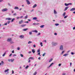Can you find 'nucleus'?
Listing matches in <instances>:
<instances>
[{
    "instance_id": "1",
    "label": "nucleus",
    "mask_w": 75,
    "mask_h": 75,
    "mask_svg": "<svg viewBox=\"0 0 75 75\" xmlns=\"http://www.w3.org/2000/svg\"><path fill=\"white\" fill-rule=\"evenodd\" d=\"M8 10V9L7 8H5L4 9L2 10V11L3 12H4V11H7Z\"/></svg>"
},
{
    "instance_id": "2",
    "label": "nucleus",
    "mask_w": 75,
    "mask_h": 75,
    "mask_svg": "<svg viewBox=\"0 0 75 75\" xmlns=\"http://www.w3.org/2000/svg\"><path fill=\"white\" fill-rule=\"evenodd\" d=\"M26 2L27 3V4H30V2L28 0H26Z\"/></svg>"
},
{
    "instance_id": "3",
    "label": "nucleus",
    "mask_w": 75,
    "mask_h": 75,
    "mask_svg": "<svg viewBox=\"0 0 75 75\" xmlns=\"http://www.w3.org/2000/svg\"><path fill=\"white\" fill-rule=\"evenodd\" d=\"M52 45H53L54 46H55L56 45H57V43H54L53 42H52Z\"/></svg>"
},
{
    "instance_id": "4",
    "label": "nucleus",
    "mask_w": 75,
    "mask_h": 75,
    "mask_svg": "<svg viewBox=\"0 0 75 75\" xmlns=\"http://www.w3.org/2000/svg\"><path fill=\"white\" fill-rule=\"evenodd\" d=\"M12 40V39H11V38L8 39L7 41H8V42H10Z\"/></svg>"
},
{
    "instance_id": "5",
    "label": "nucleus",
    "mask_w": 75,
    "mask_h": 75,
    "mask_svg": "<svg viewBox=\"0 0 75 75\" xmlns=\"http://www.w3.org/2000/svg\"><path fill=\"white\" fill-rule=\"evenodd\" d=\"M60 49L61 50H63V46H62V45H61L60 47Z\"/></svg>"
},
{
    "instance_id": "6",
    "label": "nucleus",
    "mask_w": 75,
    "mask_h": 75,
    "mask_svg": "<svg viewBox=\"0 0 75 75\" xmlns=\"http://www.w3.org/2000/svg\"><path fill=\"white\" fill-rule=\"evenodd\" d=\"M23 22V20H21V21H19V23L20 24H21Z\"/></svg>"
},
{
    "instance_id": "7",
    "label": "nucleus",
    "mask_w": 75,
    "mask_h": 75,
    "mask_svg": "<svg viewBox=\"0 0 75 75\" xmlns=\"http://www.w3.org/2000/svg\"><path fill=\"white\" fill-rule=\"evenodd\" d=\"M20 38H23L24 36L23 35H20L19 36Z\"/></svg>"
},
{
    "instance_id": "8",
    "label": "nucleus",
    "mask_w": 75,
    "mask_h": 75,
    "mask_svg": "<svg viewBox=\"0 0 75 75\" xmlns=\"http://www.w3.org/2000/svg\"><path fill=\"white\" fill-rule=\"evenodd\" d=\"M75 10V8H72L71 9H70V11H74Z\"/></svg>"
},
{
    "instance_id": "9",
    "label": "nucleus",
    "mask_w": 75,
    "mask_h": 75,
    "mask_svg": "<svg viewBox=\"0 0 75 75\" xmlns=\"http://www.w3.org/2000/svg\"><path fill=\"white\" fill-rule=\"evenodd\" d=\"M6 20H11L12 19L11 18H6Z\"/></svg>"
},
{
    "instance_id": "10",
    "label": "nucleus",
    "mask_w": 75,
    "mask_h": 75,
    "mask_svg": "<svg viewBox=\"0 0 75 75\" xmlns=\"http://www.w3.org/2000/svg\"><path fill=\"white\" fill-rule=\"evenodd\" d=\"M8 71H9V69H7L5 70L4 72H7Z\"/></svg>"
},
{
    "instance_id": "11",
    "label": "nucleus",
    "mask_w": 75,
    "mask_h": 75,
    "mask_svg": "<svg viewBox=\"0 0 75 75\" xmlns=\"http://www.w3.org/2000/svg\"><path fill=\"white\" fill-rule=\"evenodd\" d=\"M32 52H33V53H35V49H33L32 50Z\"/></svg>"
},
{
    "instance_id": "12",
    "label": "nucleus",
    "mask_w": 75,
    "mask_h": 75,
    "mask_svg": "<svg viewBox=\"0 0 75 75\" xmlns=\"http://www.w3.org/2000/svg\"><path fill=\"white\" fill-rule=\"evenodd\" d=\"M25 26H26V25H21V27H25Z\"/></svg>"
},
{
    "instance_id": "13",
    "label": "nucleus",
    "mask_w": 75,
    "mask_h": 75,
    "mask_svg": "<svg viewBox=\"0 0 75 75\" xmlns=\"http://www.w3.org/2000/svg\"><path fill=\"white\" fill-rule=\"evenodd\" d=\"M68 8V7L67 6V7L65 8V9L64 10V11H66V10H67Z\"/></svg>"
},
{
    "instance_id": "14",
    "label": "nucleus",
    "mask_w": 75,
    "mask_h": 75,
    "mask_svg": "<svg viewBox=\"0 0 75 75\" xmlns=\"http://www.w3.org/2000/svg\"><path fill=\"white\" fill-rule=\"evenodd\" d=\"M34 59V58L33 57H30L29 58H28V59Z\"/></svg>"
},
{
    "instance_id": "15",
    "label": "nucleus",
    "mask_w": 75,
    "mask_h": 75,
    "mask_svg": "<svg viewBox=\"0 0 75 75\" xmlns=\"http://www.w3.org/2000/svg\"><path fill=\"white\" fill-rule=\"evenodd\" d=\"M68 55V54H64L63 56L64 57H66V56H67Z\"/></svg>"
},
{
    "instance_id": "16",
    "label": "nucleus",
    "mask_w": 75,
    "mask_h": 75,
    "mask_svg": "<svg viewBox=\"0 0 75 75\" xmlns=\"http://www.w3.org/2000/svg\"><path fill=\"white\" fill-rule=\"evenodd\" d=\"M14 20H15V18H13L12 19L11 21V22H13V21H14Z\"/></svg>"
},
{
    "instance_id": "17",
    "label": "nucleus",
    "mask_w": 75,
    "mask_h": 75,
    "mask_svg": "<svg viewBox=\"0 0 75 75\" xmlns=\"http://www.w3.org/2000/svg\"><path fill=\"white\" fill-rule=\"evenodd\" d=\"M28 30V28L24 29H23V30L25 31H27V30Z\"/></svg>"
},
{
    "instance_id": "18",
    "label": "nucleus",
    "mask_w": 75,
    "mask_h": 75,
    "mask_svg": "<svg viewBox=\"0 0 75 75\" xmlns=\"http://www.w3.org/2000/svg\"><path fill=\"white\" fill-rule=\"evenodd\" d=\"M33 20H36L37 19V17H34L33 18Z\"/></svg>"
},
{
    "instance_id": "19",
    "label": "nucleus",
    "mask_w": 75,
    "mask_h": 75,
    "mask_svg": "<svg viewBox=\"0 0 75 75\" xmlns=\"http://www.w3.org/2000/svg\"><path fill=\"white\" fill-rule=\"evenodd\" d=\"M37 5L36 4H35L33 6V8H35V7H37Z\"/></svg>"
},
{
    "instance_id": "20",
    "label": "nucleus",
    "mask_w": 75,
    "mask_h": 75,
    "mask_svg": "<svg viewBox=\"0 0 75 75\" xmlns=\"http://www.w3.org/2000/svg\"><path fill=\"white\" fill-rule=\"evenodd\" d=\"M14 61V59H11V62H13Z\"/></svg>"
},
{
    "instance_id": "21",
    "label": "nucleus",
    "mask_w": 75,
    "mask_h": 75,
    "mask_svg": "<svg viewBox=\"0 0 75 75\" xmlns=\"http://www.w3.org/2000/svg\"><path fill=\"white\" fill-rule=\"evenodd\" d=\"M54 13L55 14H57V11H56L55 10H54Z\"/></svg>"
},
{
    "instance_id": "22",
    "label": "nucleus",
    "mask_w": 75,
    "mask_h": 75,
    "mask_svg": "<svg viewBox=\"0 0 75 75\" xmlns=\"http://www.w3.org/2000/svg\"><path fill=\"white\" fill-rule=\"evenodd\" d=\"M14 9H18V7L16 6L14 8Z\"/></svg>"
},
{
    "instance_id": "23",
    "label": "nucleus",
    "mask_w": 75,
    "mask_h": 75,
    "mask_svg": "<svg viewBox=\"0 0 75 75\" xmlns=\"http://www.w3.org/2000/svg\"><path fill=\"white\" fill-rule=\"evenodd\" d=\"M53 64H54V63H52L50 65V66H49V67H51V66H52V65H53Z\"/></svg>"
},
{
    "instance_id": "24",
    "label": "nucleus",
    "mask_w": 75,
    "mask_h": 75,
    "mask_svg": "<svg viewBox=\"0 0 75 75\" xmlns=\"http://www.w3.org/2000/svg\"><path fill=\"white\" fill-rule=\"evenodd\" d=\"M65 14H66V13L65 12H64L63 14V16H65Z\"/></svg>"
},
{
    "instance_id": "25",
    "label": "nucleus",
    "mask_w": 75,
    "mask_h": 75,
    "mask_svg": "<svg viewBox=\"0 0 75 75\" xmlns=\"http://www.w3.org/2000/svg\"><path fill=\"white\" fill-rule=\"evenodd\" d=\"M52 59H50V60L49 61V62H51V61H52Z\"/></svg>"
},
{
    "instance_id": "26",
    "label": "nucleus",
    "mask_w": 75,
    "mask_h": 75,
    "mask_svg": "<svg viewBox=\"0 0 75 75\" xmlns=\"http://www.w3.org/2000/svg\"><path fill=\"white\" fill-rule=\"evenodd\" d=\"M44 27V25H41L40 26V28H43Z\"/></svg>"
},
{
    "instance_id": "27",
    "label": "nucleus",
    "mask_w": 75,
    "mask_h": 75,
    "mask_svg": "<svg viewBox=\"0 0 75 75\" xmlns=\"http://www.w3.org/2000/svg\"><path fill=\"white\" fill-rule=\"evenodd\" d=\"M67 17H68V16H64V18H67Z\"/></svg>"
},
{
    "instance_id": "28",
    "label": "nucleus",
    "mask_w": 75,
    "mask_h": 75,
    "mask_svg": "<svg viewBox=\"0 0 75 75\" xmlns=\"http://www.w3.org/2000/svg\"><path fill=\"white\" fill-rule=\"evenodd\" d=\"M33 32H35V33H38V31L37 30H35L33 31Z\"/></svg>"
},
{
    "instance_id": "29",
    "label": "nucleus",
    "mask_w": 75,
    "mask_h": 75,
    "mask_svg": "<svg viewBox=\"0 0 75 75\" xmlns=\"http://www.w3.org/2000/svg\"><path fill=\"white\" fill-rule=\"evenodd\" d=\"M65 6H68V5H69V4H67V3H65Z\"/></svg>"
},
{
    "instance_id": "30",
    "label": "nucleus",
    "mask_w": 75,
    "mask_h": 75,
    "mask_svg": "<svg viewBox=\"0 0 75 75\" xmlns=\"http://www.w3.org/2000/svg\"><path fill=\"white\" fill-rule=\"evenodd\" d=\"M40 45H41V47H42V46H43V45H42V42H40Z\"/></svg>"
},
{
    "instance_id": "31",
    "label": "nucleus",
    "mask_w": 75,
    "mask_h": 75,
    "mask_svg": "<svg viewBox=\"0 0 75 75\" xmlns=\"http://www.w3.org/2000/svg\"><path fill=\"white\" fill-rule=\"evenodd\" d=\"M28 18V16L27 15L25 17V18L26 19Z\"/></svg>"
},
{
    "instance_id": "32",
    "label": "nucleus",
    "mask_w": 75,
    "mask_h": 75,
    "mask_svg": "<svg viewBox=\"0 0 75 75\" xmlns=\"http://www.w3.org/2000/svg\"><path fill=\"white\" fill-rule=\"evenodd\" d=\"M31 43H32V42H31L30 41H29V42H28V44H31Z\"/></svg>"
},
{
    "instance_id": "33",
    "label": "nucleus",
    "mask_w": 75,
    "mask_h": 75,
    "mask_svg": "<svg viewBox=\"0 0 75 75\" xmlns=\"http://www.w3.org/2000/svg\"><path fill=\"white\" fill-rule=\"evenodd\" d=\"M40 52V49H39V50H38L37 52L38 53V52Z\"/></svg>"
},
{
    "instance_id": "34",
    "label": "nucleus",
    "mask_w": 75,
    "mask_h": 75,
    "mask_svg": "<svg viewBox=\"0 0 75 75\" xmlns=\"http://www.w3.org/2000/svg\"><path fill=\"white\" fill-rule=\"evenodd\" d=\"M5 55H6V53H4V54L2 55V56L3 57H4V56H5Z\"/></svg>"
},
{
    "instance_id": "35",
    "label": "nucleus",
    "mask_w": 75,
    "mask_h": 75,
    "mask_svg": "<svg viewBox=\"0 0 75 75\" xmlns=\"http://www.w3.org/2000/svg\"><path fill=\"white\" fill-rule=\"evenodd\" d=\"M55 25H56V26H57V25H59V24L58 23H56Z\"/></svg>"
},
{
    "instance_id": "36",
    "label": "nucleus",
    "mask_w": 75,
    "mask_h": 75,
    "mask_svg": "<svg viewBox=\"0 0 75 75\" xmlns=\"http://www.w3.org/2000/svg\"><path fill=\"white\" fill-rule=\"evenodd\" d=\"M29 33V34L30 35H31V34H32V32H30Z\"/></svg>"
},
{
    "instance_id": "37",
    "label": "nucleus",
    "mask_w": 75,
    "mask_h": 75,
    "mask_svg": "<svg viewBox=\"0 0 75 75\" xmlns=\"http://www.w3.org/2000/svg\"><path fill=\"white\" fill-rule=\"evenodd\" d=\"M20 55L21 57H23V54H20Z\"/></svg>"
},
{
    "instance_id": "38",
    "label": "nucleus",
    "mask_w": 75,
    "mask_h": 75,
    "mask_svg": "<svg viewBox=\"0 0 75 75\" xmlns=\"http://www.w3.org/2000/svg\"><path fill=\"white\" fill-rule=\"evenodd\" d=\"M46 54V53H44V54H42V56H43V57H44V56L45 55V54Z\"/></svg>"
},
{
    "instance_id": "39",
    "label": "nucleus",
    "mask_w": 75,
    "mask_h": 75,
    "mask_svg": "<svg viewBox=\"0 0 75 75\" xmlns=\"http://www.w3.org/2000/svg\"><path fill=\"white\" fill-rule=\"evenodd\" d=\"M37 74V72H35V73L33 75H36Z\"/></svg>"
},
{
    "instance_id": "40",
    "label": "nucleus",
    "mask_w": 75,
    "mask_h": 75,
    "mask_svg": "<svg viewBox=\"0 0 75 75\" xmlns=\"http://www.w3.org/2000/svg\"><path fill=\"white\" fill-rule=\"evenodd\" d=\"M1 63L2 64V65L4 64V62H3V61H2Z\"/></svg>"
},
{
    "instance_id": "41",
    "label": "nucleus",
    "mask_w": 75,
    "mask_h": 75,
    "mask_svg": "<svg viewBox=\"0 0 75 75\" xmlns=\"http://www.w3.org/2000/svg\"><path fill=\"white\" fill-rule=\"evenodd\" d=\"M4 25H7V23H6L4 24Z\"/></svg>"
},
{
    "instance_id": "42",
    "label": "nucleus",
    "mask_w": 75,
    "mask_h": 75,
    "mask_svg": "<svg viewBox=\"0 0 75 75\" xmlns=\"http://www.w3.org/2000/svg\"><path fill=\"white\" fill-rule=\"evenodd\" d=\"M33 47H34V48H35L36 47L35 45H33Z\"/></svg>"
},
{
    "instance_id": "43",
    "label": "nucleus",
    "mask_w": 75,
    "mask_h": 75,
    "mask_svg": "<svg viewBox=\"0 0 75 75\" xmlns=\"http://www.w3.org/2000/svg\"><path fill=\"white\" fill-rule=\"evenodd\" d=\"M28 68V66H27L26 67V69H27V68Z\"/></svg>"
},
{
    "instance_id": "44",
    "label": "nucleus",
    "mask_w": 75,
    "mask_h": 75,
    "mask_svg": "<svg viewBox=\"0 0 75 75\" xmlns=\"http://www.w3.org/2000/svg\"><path fill=\"white\" fill-rule=\"evenodd\" d=\"M61 65V64H59V67H60Z\"/></svg>"
},
{
    "instance_id": "45",
    "label": "nucleus",
    "mask_w": 75,
    "mask_h": 75,
    "mask_svg": "<svg viewBox=\"0 0 75 75\" xmlns=\"http://www.w3.org/2000/svg\"><path fill=\"white\" fill-rule=\"evenodd\" d=\"M54 35H57V33H55Z\"/></svg>"
},
{
    "instance_id": "46",
    "label": "nucleus",
    "mask_w": 75,
    "mask_h": 75,
    "mask_svg": "<svg viewBox=\"0 0 75 75\" xmlns=\"http://www.w3.org/2000/svg\"><path fill=\"white\" fill-rule=\"evenodd\" d=\"M69 5H72V3H70L69 4H68Z\"/></svg>"
},
{
    "instance_id": "47",
    "label": "nucleus",
    "mask_w": 75,
    "mask_h": 75,
    "mask_svg": "<svg viewBox=\"0 0 75 75\" xmlns=\"http://www.w3.org/2000/svg\"><path fill=\"white\" fill-rule=\"evenodd\" d=\"M7 23L8 24H9L10 23V21H8Z\"/></svg>"
},
{
    "instance_id": "48",
    "label": "nucleus",
    "mask_w": 75,
    "mask_h": 75,
    "mask_svg": "<svg viewBox=\"0 0 75 75\" xmlns=\"http://www.w3.org/2000/svg\"><path fill=\"white\" fill-rule=\"evenodd\" d=\"M17 50H20V47H18L17 48Z\"/></svg>"
},
{
    "instance_id": "49",
    "label": "nucleus",
    "mask_w": 75,
    "mask_h": 75,
    "mask_svg": "<svg viewBox=\"0 0 75 75\" xmlns=\"http://www.w3.org/2000/svg\"><path fill=\"white\" fill-rule=\"evenodd\" d=\"M71 54H72V55H74V53L73 52H71Z\"/></svg>"
},
{
    "instance_id": "50",
    "label": "nucleus",
    "mask_w": 75,
    "mask_h": 75,
    "mask_svg": "<svg viewBox=\"0 0 75 75\" xmlns=\"http://www.w3.org/2000/svg\"><path fill=\"white\" fill-rule=\"evenodd\" d=\"M28 21H31V20L30 19H28Z\"/></svg>"
},
{
    "instance_id": "51",
    "label": "nucleus",
    "mask_w": 75,
    "mask_h": 75,
    "mask_svg": "<svg viewBox=\"0 0 75 75\" xmlns=\"http://www.w3.org/2000/svg\"><path fill=\"white\" fill-rule=\"evenodd\" d=\"M44 41L45 42H47V41L46 40H45Z\"/></svg>"
},
{
    "instance_id": "52",
    "label": "nucleus",
    "mask_w": 75,
    "mask_h": 75,
    "mask_svg": "<svg viewBox=\"0 0 75 75\" xmlns=\"http://www.w3.org/2000/svg\"><path fill=\"white\" fill-rule=\"evenodd\" d=\"M13 16H16V13L14 14L13 15Z\"/></svg>"
},
{
    "instance_id": "53",
    "label": "nucleus",
    "mask_w": 75,
    "mask_h": 75,
    "mask_svg": "<svg viewBox=\"0 0 75 75\" xmlns=\"http://www.w3.org/2000/svg\"><path fill=\"white\" fill-rule=\"evenodd\" d=\"M28 53H29V54H30V53H31V52L29 51V52Z\"/></svg>"
},
{
    "instance_id": "54",
    "label": "nucleus",
    "mask_w": 75,
    "mask_h": 75,
    "mask_svg": "<svg viewBox=\"0 0 75 75\" xmlns=\"http://www.w3.org/2000/svg\"><path fill=\"white\" fill-rule=\"evenodd\" d=\"M12 53H14V50H13L12 52Z\"/></svg>"
},
{
    "instance_id": "55",
    "label": "nucleus",
    "mask_w": 75,
    "mask_h": 75,
    "mask_svg": "<svg viewBox=\"0 0 75 75\" xmlns=\"http://www.w3.org/2000/svg\"><path fill=\"white\" fill-rule=\"evenodd\" d=\"M10 43H11V44H13V43H14V42H10Z\"/></svg>"
},
{
    "instance_id": "56",
    "label": "nucleus",
    "mask_w": 75,
    "mask_h": 75,
    "mask_svg": "<svg viewBox=\"0 0 75 75\" xmlns=\"http://www.w3.org/2000/svg\"><path fill=\"white\" fill-rule=\"evenodd\" d=\"M25 23H28V21H26V22H25Z\"/></svg>"
},
{
    "instance_id": "57",
    "label": "nucleus",
    "mask_w": 75,
    "mask_h": 75,
    "mask_svg": "<svg viewBox=\"0 0 75 75\" xmlns=\"http://www.w3.org/2000/svg\"><path fill=\"white\" fill-rule=\"evenodd\" d=\"M8 61H9V62H10V61H11V59H8Z\"/></svg>"
},
{
    "instance_id": "58",
    "label": "nucleus",
    "mask_w": 75,
    "mask_h": 75,
    "mask_svg": "<svg viewBox=\"0 0 75 75\" xmlns=\"http://www.w3.org/2000/svg\"><path fill=\"white\" fill-rule=\"evenodd\" d=\"M38 59L39 60L41 59V57H39L38 58Z\"/></svg>"
},
{
    "instance_id": "59",
    "label": "nucleus",
    "mask_w": 75,
    "mask_h": 75,
    "mask_svg": "<svg viewBox=\"0 0 75 75\" xmlns=\"http://www.w3.org/2000/svg\"><path fill=\"white\" fill-rule=\"evenodd\" d=\"M11 55H12V54H11L9 56V57H11Z\"/></svg>"
},
{
    "instance_id": "60",
    "label": "nucleus",
    "mask_w": 75,
    "mask_h": 75,
    "mask_svg": "<svg viewBox=\"0 0 75 75\" xmlns=\"http://www.w3.org/2000/svg\"><path fill=\"white\" fill-rule=\"evenodd\" d=\"M64 51H63L62 53V54L64 53Z\"/></svg>"
},
{
    "instance_id": "61",
    "label": "nucleus",
    "mask_w": 75,
    "mask_h": 75,
    "mask_svg": "<svg viewBox=\"0 0 75 75\" xmlns=\"http://www.w3.org/2000/svg\"><path fill=\"white\" fill-rule=\"evenodd\" d=\"M12 74H14V71L13 70H12Z\"/></svg>"
},
{
    "instance_id": "62",
    "label": "nucleus",
    "mask_w": 75,
    "mask_h": 75,
    "mask_svg": "<svg viewBox=\"0 0 75 75\" xmlns=\"http://www.w3.org/2000/svg\"><path fill=\"white\" fill-rule=\"evenodd\" d=\"M20 18L19 17H17V19H18V18Z\"/></svg>"
},
{
    "instance_id": "63",
    "label": "nucleus",
    "mask_w": 75,
    "mask_h": 75,
    "mask_svg": "<svg viewBox=\"0 0 75 75\" xmlns=\"http://www.w3.org/2000/svg\"><path fill=\"white\" fill-rule=\"evenodd\" d=\"M38 55H40V52H39L38 53Z\"/></svg>"
},
{
    "instance_id": "64",
    "label": "nucleus",
    "mask_w": 75,
    "mask_h": 75,
    "mask_svg": "<svg viewBox=\"0 0 75 75\" xmlns=\"http://www.w3.org/2000/svg\"><path fill=\"white\" fill-rule=\"evenodd\" d=\"M66 74L65 73H64L63 74V75H65Z\"/></svg>"
}]
</instances>
